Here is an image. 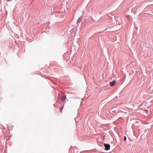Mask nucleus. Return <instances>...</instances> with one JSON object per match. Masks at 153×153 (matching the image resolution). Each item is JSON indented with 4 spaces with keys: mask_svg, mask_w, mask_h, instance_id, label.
I'll return each mask as SVG.
<instances>
[{
    "mask_svg": "<svg viewBox=\"0 0 153 153\" xmlns=\"http://www.w3.org/2000/svg\"><path fill=\"white\" fill-rule=\"evenodd\" d=\"M104 146L105 147V150H109L110 149V145L108 144L104 143Z\"/></svg>",
    "mask_w": 153,
    "mask_h": 153,
    "instance_id": "1",
    "label": "nucleus"
},
{
    "mask_svg": "<svg viewBox=\"0 0 153 153\" xmlns=\"http://www.w3.org/2000/svg\"><path fill=\"white\" fill-rule=\"evenodd\" d=\"M115 80H114L111 82H110V86H113L115 85Z\"/></svg>",
    "mask_w": 153,
    "mask_h": 153,
    "instance_id": "2",
    "label": "nucleus"
},
{
    "mask_svg": "<svg viewBox=\"0 0 153 153\" xmlns=\"http://www.w3.org/2000/svg\"><path fill=\"white\" fill-rule=\"evenodd\" d=\"M65 98L66 97H65V96H63L62 97L61 99V100L62 101H64L65 100Z\"/></svg>",
    "mask_w": 153,
    "mask_h": 153,
    "instance_id": "3",
    "label": "nucleus"
},
{
    "mask_svg": "<svg viewBox=\"0 0 153 153\" xmlns=\"http://www.w3.org/2000/svg\"><path fill=\"white\" fill-rule=\"evenodd\" d=\"M60 110V111L61 112H62V108H61Z\"/></svg>",
    "mask_w": 153,
    "mask_h": 153,
    "instance_id": "5",
    "label": "nucleus"
},
{
    "mask_svg": "<svg viewBox=\"0 0 153 153\" xmlns=\"http://www.w3.org/2000/svg\"><path fill=\"white\" fill-rule=\"evenodd\" d=\"M126 136H124V141H125L126 140Z\"/></svg>",
    "mask_w": 153,
    "mask_h": 153,
    "instance_id": "4",
    "label": "nucleus"
}]
</instances>
